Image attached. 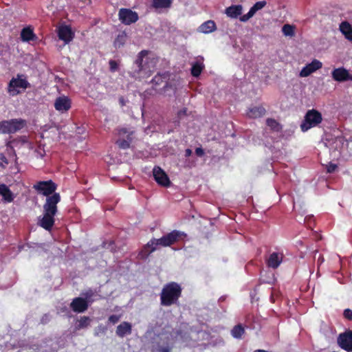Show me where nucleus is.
<instances>
[{
    "mask_svg": "<svg viewBox=\"0 0 352 352\" xmlns=\"http://www.w3.org/2000/svg\"><path fill=\"white\" fill-rule=\"evenodd\" d=\"M91 322V319L88 316H82L80 320L78 321V324L76 326V329L80 330L82 329L87 328L89 326Z\"/></svg>",
    "mask_w": 352,
    "mask_h": 352,
    "instance_id": "7c9ffc66",
    "label": "nucleus"
},
{
    "mask_svg": "<svg viewBox=\"0 0 352 352\" xmlns=\"http://www.w3.org/2000/svg\"><path fill=\"white\" fill-rule=\"evenodd\" d=\"M266 124L274 131H280L282 126L278 122L273 118H267L266 120Z\"/></svg>",
    "mask_w": 352,
    "mask_h": 352,
    "instance_id": "c756f323",
    "label": "nucleus"
},
{
    "mask_svg": "<svg viewBox=\"0 0 352 352\" xmlns=\"http://www.w3.org/2000/svg\"><path fill=\"white\" fill-rule=\"evenodd\" d=\"M0 195L6 203H11L15 198L14 193L9 187L4 184H0Z\"/></svg>",
    "mask_w": 352,
    "mask_h": 352,
    "instance_id": "a211bd4d",
    "label": "nucleus"
},
{
    "mask_svg": "<svg viewBox=\"0 0 352 352\" xmlns=\"http://www.w3.org/2000/svg\"><path fill=\"white\" fill-rule=\"evenodd\" d=\"M94 295V292L91 289H89L86 291V292L84 294V296L85 297V299H86L88 301V303L92 302L94 300H91V297Z\"/></svg>",
    "mask_w": 352,
    "mask_h": 352,
    "instance_id": "f704fd0d",
    "label": "nucleus"
},
{
    "mask_svg": "<svg viewBox=\"0 0 352 352\" xmlns=\"http://www.w3.org/2000/svg\"><path fill=\"white\" fill-rule=\"evenodd\" d=\"M340 30L346 39L352 41V27L349 23L347 21L342 22L340 25Z\"/></svg>",
    "mask_w": 352,
    "mask_h": 352,
    "instance_id": "a878e982",
    "label": "nucleus"
},
{
    "mask_svg": "<svg viewBox=\"0 0 352 352\" xmlns=\"http://www.w3.org/2000/svg\"><path fill=\"white\" fill-rule=\"evenodd\" d=\"M195 154L198 157H202L204 155V151L201 147L196 148V149H195Z\"/></svg>",
    "mask_w": 352,
    "mask_h": 352,
    "instance_id": "79ce46f5",
    "label": "nucleus"
},
{
    "mask_svg": "<svg viewBox=\"0 0 352 352\" xmlns=\"http://www.w3.org/2000/svg\"><path fill=\"white\" fill-rule=\"evenodd\" d=\"M8 164L9 162L6 157L3 155H1L0 157V167L5 168Z\"/></svg>",
    "mask_w": 352,
    "mask_h": 352,
    "instance_id": "e433bc0d",
    "label": "nucleus"
},
{
    "mask_svg": "<svg viewBox=\"0 0 352 352\" xmlns=\"http://www.w3.org/2000/svg\"><path fill=\"white\" fill-rule=\"evenodd\" d=\"M267 3L265 1H257L249 10V12L243 14V22L249 20L252 18L257 11L261 10L266 6Z\"/></svg>",
    "mask_w": 352,
    "mask_h": 352,
    "instance_id": "412c9836",
    "label": "nucleus"
},
{
    "mask_svg": "<svg viewBox=\"0 0 352 352\" xmlns=\"http://www.w3.org/2000/svg\"><path fill=\"white\" fill-rule=\"evenodd\" d=\"M283 260V254L278 252L272 253L267 260V265L268 267L273 269L277 268Z\"/></svg>",
    "mask_w": 352,
    "mask_h": 352,
    "instance_id": "aec40b11",
    "label": "nucleus"
},
{
    "mask_svg": "<svg viewBox=\"0 0 352 352\" xmlns=\"http://www.w3.org/2000/svg\"><path fill=\"white\" fill-rule=\"evenodd\" d=\"M89 307L88 301L81 297L74 298L70 303V308L76 313H83Z\"/></svg>",
    "mask_w": 352,
    "mask_h": 352,
    "instance_id": "9b49d317",
    "label": "nucleus"
},
{
    "mask_svg": "<svg viewBox=\"0 0 352 352\" xmlns=\"http://www.w3.org/2000/svg\"><path fill=\"white\" fill-rule=\"evenodd\" d=\"M120 319V316L118 315H111L109 317L108 321L113 324L118 322Z\"/></svg>",
    "mask_w": 352,
    "mask_h": 352,
    "instance_id": "4c0bfd02",
    "label": "nucleus"
},
{
    "mask_svg": "<svg viewBox=\"0 0 352 352\" xmlns=\"http://www.w3.org/2000/svg\"><path fill=\"white\" fill-rule=\"evenodd\" d=\"M186 234L178 230H173L170 233L163 236L160 239H158L160 245L163 247L170 246L178 241L179 239Z\"/></svg>",
    "mask_w": 352,
    "mask_h": 352,
    "instance_id": "6e6552de",
    "label": "nucleus"
},
{
    "mask_svg": "<svg viewBox=\"0 0 352 352\" xmlns=\"http://www.w3.org/2000/svg\"><path fill=\"white\" fill-rule=\"evenodd\" d=\"M294 29L295 27L294 25L285 24L282 28V32L285 36H292L295 34Z\"/></svg>",
    "mask_w": 352,
    "mask_h": 352,
    "instance_id": "2f4dec72",
    "label": "nucleus"
},
{
    "mask_svg": "<svg viewBox=\"0 0 352 352\" xmlns=\"http://www.w3.org/2000/svg\"><path fill=\"white\" fill-rule=\"evenodd\" d=\"M216 24L212 20H208L199 27V31L204 34H209L216 30Z\"/></svg>",
    "mask_w": 352,
    "mask_h": 352,
    "instance_id": "393cba45",
    "label": "nucleus"
},
{
    "mask_svg": "<svg viewBox=\"0 0 352 352\" xmlns=\"http://www.w3.org/2000/svg\"><path fill=\"white\" fill-rule=\"evenodd\" d=\"M225 14L231 19H239L242 21V6L232 5L226 8Z\"/></svg>",
    "mask_w": 352,
    "mask_h": 352,
    "instance_id": "f3484780",
    "label": "nucleus"
},
{
    "mask_svg": "<svg viewBox=\"0 0 352 352\" xmlns=\"http://www.w3.org/2000/svg\"><path fill=\"white\" fill-rule=\"evenodd\" d=\"M119 104L121 107H124L126 104V100L123 96L119 98Z\"/></svg>",
    "mask_w": 352,
    "mask_h": 352,
    "instance_id": "37998d69",
    "label": "nucleus"
},
{
    "mask_svg": "<svg viewBox=\"0 0 352 352\" xmlns=\"http://www.w3.org/2000/svg\"><path fill=\"white\" fill-rule=\"evenodd\" d=\"M153 175L155 182L163 187H168L170 185L169 177L165 171L160 166H155L153 170Z\"/></svg>",
    "mask_w": 352,
    "mask_h": 352,
    "instance_id": "1a4fd4ad",
    "label": "nucleus"
},
{
    "mask_svg": "<svg viewBox=\"0 0 352 352\" xmlns=\"http://www.w3.org/2000/svg\"><path fill=\"white\" fill-rule=\"evenodd\" d=\"M204 68V65L202 63L195 62L191 68V74L194 77H198L200 76L202 70Z\"/></svg>",
    "mask_w": 352,
    "mask_h": 352,
    "instance_id": "c85d7f7f",
    "label": "nucleus"
},
{
    "mask_svg": "<svg viewBox=\"0 0 352 352\" xmlns=\"http://www.w3.org/2000/svg\"><path fill=\"white\" fill-rule=\"evenodd\" d=\"M21 38L23 41L30 42L36 39V36L34 34L33 29L30 27H26L22 29L21 32Z\"/></svg>",
    "mask_w": 352,
    "mask_h": 352,
    "instance_id": "4be33fe9",
    "label": "nucleus"
},
{
    "mask_svg": "<svg viewBox=\"0 0 352 352\" xmlns=\"http://www.w3.org/2000/svg\"><path fill=\"white\" fill-rule=\"evenodd\" d=\"M191 155H192V150H191V149H190V148H187V149H186V151H185V156H186V157H190Z\"/></svg>",
    "mask_w": 352,
    "mask_h": 352,
    "instance_id": "a18cd8bd",
    "label": "nucleus"
},
{
    "mask_svg": "<svg viewBox=\"0 0 352 352\" xmlns=\"http://www.w3.org/2000/svg\"><path fill=\"white\" fill-rule=\"evenodd\" d=\"M265 109L262 106L254 107L247 112V116L250 118H258L265 115Z\"/></svg>",
    "mask_w": 352,
    "mask_h": 352,
    "instance_id": "b1692460",
    "label": "nucleus"
},
{
    "mask_svg": "<svg viewBox=\"0 0 352 352\" xmlns=\"http://www.w3.org/2000/svg\"><path fill=\"white\" fill-rule=\"evenodd\" d=\"M38 194L46 196L43 204V215L38 219V225L47 231H51L54 223V217L58 212L57 204L60 201V195L55 191L57 185L52 180L39 181L33 186Z\"/></svg>",
    "mask_w": 352,
    "mask_h": 352,
    "instance_id": "f257e3e1",
    "label": "nucleus"
},
{
    "mask_svg": "<svg viewBox=\"0 0 352 352\" xmlns=\"http://www.w3.org/2000/svg\"><path fill=\"white\" fill-rule=\"evenodd\" d=\"M343 316L346 320H352V310L351 309H344Z\"/></svg>",
    "mask_w": 352,
    "mask_h": 352,
    "instance_id": "58836bf2",
    "label": "nucleus"
},
{
    "mask_svg": "<svg viewBox=\"0 0 352 352\" xmlns=\"http://www.w3.org/2000/svg\"><path fill=\"white\" fill-rule=\"evenodd\" d=\"M322 67V63L318 60L314 59V60L311 61V63L307 64L301 69L300 72V76L307 77L313 72L320 69Z\"/></svg>",
    "mask_w": 352,
    "mask_h": 352,
    "instance_id": "2eb2a0df",
    "label": "nucleus"
},
{
    "mask_svg": "<svg viewBox=\"0 0 352 352\" xmlns=\"http://www.w3.org/2000/svg\"><path fill=\"white\" fill-rule=\"evenodd\" d=\"M133 132H129L127 129L121 128L118 130V135L120 136L126 134V139H119L116 141V144L120 148L126 149L130 147V144L132 142V135Z\"/></svg>",
    "mask_w": 352,
    "mask_h": 352,
    "instance_id": "f8f14e48",
    "label": "nucleus"
},
{
    "mask_svg": "<svg viewBox=\"0 0 352 352\" xmlns=\"http://www.w3.org/2000/svg\"><path fill=\"white\" fill-rule=\"evenodd\" d=\"M109 67H110L111 72H113L118 69V65L116 60H109Z\"/></svg>",
    "mask_w": 352,
    "mask_h": 352,
    "instance_id": "ea45409f",
    "label": "nucleus"
},
{
    "mask_svg": "<svg viewBox=\"0 0 352 352\" xmlns=\"http://www.w3.org/2000/svg\"><path fill=\"white\" fill-rule=\"evenodd\" d=\"M72 107L71 100L65 96L56 98L54 102V108L60 112H67Z\"/></svg>",
    "mask_w": 352,
    "mask_h": 352,
    "instance_id": "4468645a",
    "label": "nucleus"
},
{
    "mask_svg": "<svg viewBox=\"0 0 352 352\" xmlns=\"http://www.w3.org/2000/svg\"><path fill=\"white\" fill-rule=\"evenodd\" d=\"M187 115V108L184 107L182 109L179 110L177 113V116L179 118Z\"/></svg>",
    "mask_w": 352,
    "mask_h": 352,
    "instance_id": "a19ab883",
    "label": "nucleus"
},
{
    "mask_svg": "<svg viewBox=\"0 0 352 352\" xmlns=\"http://www.w3.org/2000/svg\"><path fill=\"white\" fill-rule=\"evenodd\" d=\"M173 0H152L151 6L155 10L168 9L172 6Z\"/></svg>",
    "mask_w": 352,
    "mask_h": 352,
    "instance_id": "5701e85b",
    "label": "nucleus"
},
{
    "mask_svg": "<svg viewBox=\"0 0 352 352\" xmlns=\"http://www.w3.org/2000/svg\"><path fill=\"white\" fill-rule=\"evenodd\" d=\"M160 79H161L160 76H156L152 79V82L155 83V84H159V81Z\"/></svg>",
    "mask_w": 352,
    "mask_h": 352,
    "instance_id": "c03bdc74",
    "label": "nucleus"
},
{
    "mask_svg": "<svg viewBox=\"0 0 352 352\" xmlns=\"http://www.w3.org/2000/svg\"><path fill=\"white\" fill-rule=\"evenodd\" d=\"M148 52L146 50L141 51L135 61V64L138 67L137 72L140 74L144 70V65H143V58L147 56Z\"/></svg>",
    "mask_w": 352,
    "mask_h": 352,
    "instance_id": "bb28decb",
    "label": "nucleus"
},
{
    "mask_svg": "<svg viewBox=\"0 0 352 352\" xmlns=\"http://www.w3.org/2000/svg\"><path fill=\"white\" fill-rule=\"evenodd\" d=\"M322 121V116L318 110L312 109L308 110L304 120L300 124L301 131L305 132L309 129L318 126Z\"/></svg>",
    "mask_w": 352,
    "mask_h": 352,
    "instance_id": "20e7f679",
    "label": "nucleus"
},
{
    "mask_svg": "<svg viewBox=\"0 0 352 352\" xmlns=\"http://www.w3.org/2000/svg\"><path fill=\"white\" fill-rule=\"evenodd\" d=\"M27 124L25 120L14 118L0 122V134H11L23 129Z\"/></svg>",
    "mask_w": 352,
    "mask_h": 352,
    "instance_id": "7ed1b4c3",
    "label": "nucleus"
},
{
    "mask_svg": "<svg viewBox=\"0 0 352 352\" xmlns=\"http://www.w3.org/2000/svg\"><path fill=\"white\" fill-rule=\"evenodd\" d=\"M182 286L177 282L171 281L164 285L160 296V305L164 307H170L177 304L182 296Z\"/></svg>",
    "mask_w": 352,
    "mask_h": 352,
    "instance_id": "f03ea898",
    "label": "nucleus"
},
{
    "mask_svg": "<svg viewBox=\"0 0 352 352\" xmlns=\"http://www.w3.org/2000/svg\"><path fill=\"white\" fill-rule=\"evenodd\" d=\"M21 76L17 75L16 78H12L8 85V93L11 96H15L21 93L19 89H26L30 87V84L25 78H21Z\"/></svg>",
    "mask_w": 352,
    "mask_h": 352,
    "instance_id": "39448f33",
    "label": "nucleus"
},
{
    "mask_svg": "<svg viewBox=\"0 0 352 352\" xmlns=\"http://www.w3.org/2000/svg\"><path fill=\"white\" fill-rule=\"evenodd\" d=\"M127 35L124 31L120 32L113 42V46L116 48H120L123 47L126 42Z\"/></svg>",
    "mask_w": 352,
    "mask_h": 352,
    "instance_id": "cd10ccee",
    "label": "nucleus"
},
{
    "mask_svg": "<svg viewBox=\"0 0 352 352\" xmlns=\"http://www.w3.org/2000/svg\"><path fill=\"white\" fill-rule=\"evenodd\" d=\"M231 333L233 337L239 338L242 336V324L236 325L232 330Z\"/></svg>",
    "mask_w": 352,
    "mask_h": 352,
    "instance_id": "473e14b6",
    "label": "nucleus"
},
{
    "mask_svg": "<svg viewBox=\"0 0 352 352\" xmlns=\"http://www.w3.org/2000/svg\"><path fill=\"white\" fill-rule=\"evenodd\" d=\"M107 328L105 326L100 324L96 327L94 334L95 336H98L100 334H104L107 332Z\"/></svg>",
    "mask_w": 352,
    "mask_h": 352,
    "instance_id": "72a5a7b5",
    "label": "nucleus"
},
{
    "mask_svg": "<svg viewBox=\"0 0 352 352\" xmlns=\"http://www.w3.org/2000/svg\"><path fill=\"white\" fill-rule=\"evenodd\" d=\"M160 351L161 352H170V349L169 347H162L160 349Z\"/></svg>",
    "mask_w": 352,
    "mask_h": 352,
    "instance_id": "49530a36",
    "label": "nucleus"
},
{
    "mask_svg": "<svg viewBox=\"0 0 352 352\" xmlns=\"http://www.w3.org/2000/svg\"><path fill=\"white\" fill-rule=\"evenodd\" d=\"M158 245H160L158 239H152L142 248L139 252L138 256L142 259L146 258L151 253L157 249Z\"/></svg>",
    "mask_w": 352,
    "mask_h": 352,
    "instance_id": "ddd939ff",
    "label": "nucleus"
},
{
    "mask_svg": "<svg viewBox=\"0 0 352 352\" xmlns=\"http://www.w3.org/2000/svg\"><path fill=\"white\" fill-rule=\"evenodd\" d=\"M118 16L120 21L126 25L135 23L139 19L138 13L129 8L120 9Z\"/></svg>",
    "mask_w": 352,
    "mask_h": 352,
    "instance_id": "0eeeda50",
    "label": "nucleus"
},
{
    "mask_svg": "<svg viewBox=\"0 0 352 352\" xmlns=\"http://www.w3.org/2000/svg\"><path fill=\"white\" fill-rule=\"evenodd\" d=\"M326 168H327V172L328 173H332L336 171V170L338 168V166L336 164H333V163L330 162V163H329V164H327L326 166Z\"/></svg>",
    "mask_w": 352,
    "mask_h": 352,
    "instance_id": "c9c22d12",
    "label": "nucleus"
},
{
    "mask_svg": "<svg viewBox=\"0 0 352 352\" xmlns=\"http://www.w3.org/2000/svg\"><path fill=\"white\" fill-rule=\"evenodd\" d=\"M58 36L59 39L63 41L66 44H67L72 41L74 34L69 26L64 25L59 28Z\"/></svg>",
    "mask_w": 352,
    "mask_h": 352,
    "instance_id": "dca6fc26",
    "label": "nucleus"
},
{
    "mask_svg": "<svg viewBox=\"0 0 352 352\" xmlns=\"http://www.w3.org/2000/svg\"><path fill=\"white\" fill-rule=\"evenodd\" d=\"M332 78L337 82H342L347 80L352 81V75L343 67L334 69L331 72Z\"/></svg>",
    "mask_w": 352,
    "mask_h": 352,
    "instance_id": "9d476101",
    "label": "nucleus"
},
{
    "mask_svg": "<svg viewBox=\"0 0 352 352\" xmlns=\"http://www.w3.org/2000/svg\"><path fill=\"white\" fill-rule=\"evenodd\" d=\"M338 345L346 352L352 351V330L346 329L337 338Z\"/></svg>",
    "mask_w": 352,
    "mask_h": 352,
    "instance_id": "423d86ee",
    "label": "nucleus"
},
{
    "mask_svg": "<svg viewBox=\"0 0 352 352\" xmlns=\"http://www.w3.org/2000/svg\"><path fill=\"white\" fill-rule=\"evenodd\" d=\"M116 335L120 338H123L132 333V325L129 322H122L116 329Z\"/></svg>",
    "mask_w": 352,
    "mask_h": 352,
    "instance_id": "6ab92c4d",
    "label": "nucleus"
}]
</instances>
